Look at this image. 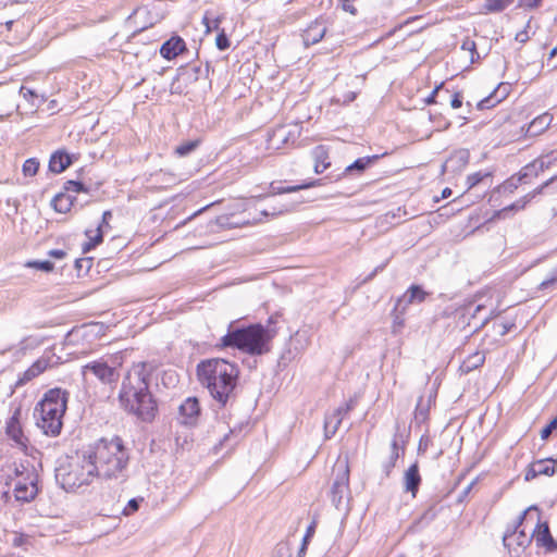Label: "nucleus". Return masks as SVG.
I'll return each mask as SVG.
<instances>
[{"label": "nucleus", "mask_w": 557, "mask_h": 557, "mask_svg": "<svg viewBox=\"0 0 557 557\" xmlns=\"http://www.w3.org/2000/svg\"><path fill=\"white\" fill-rule=\"evenodd\" d=\"M87 450V458L92 461L95 475L110 487L122 485L128 479L129 454L121 437L101 438Z\"/></svg>", "instance_id": "1"}, {"label": "nucleus", "mask_w": 557, "mask_h": 557, "mask_svg": "<svg viewBox=\"0 0 557 557\" xmlns=\"http://www.w3.org/2000/svg\"><path fill=\"white\" fill-rule=\"evenodd\" d=\"M240 370L223 358L201 360L196 367L198 382L220 407L235 401Z\"/></svg>", "instance_id": "2"}, {"label": "nucleus", "mask_w": 557, "mask_h": 557, "mask_svg": "<svg viewBox=\"0 0 557 557\" xmlns=\"http://www.w3.org/2000/svg\"><path fill=\"white\" fill-rule=\"evenodd\" d=\"M135 369L124 380L119 399L126 411L144 422H151L158 412V405L149 391L150 375L146 372L145 363Z\"/></svg>", "instance_id": "3"}, {"label": "nucleus", "mask_w": 557, "mask_h": 557, "mask_svg": "<svg viewBox=\"0 0 557 557\" xmlns=\"http://www.w3.org/2000/svg\"><path fill=\"white\" fill-rule=\"evenodd\" d=\"M275 327L253 323L246 326H235L230 323L227 333L221 337L219 346L236 348L250 356H262L271 350V342L276 336Z\"/></svg>", "instance_id": "4"}, {"label": "nucleus", "mask_w": 557, "mask_h": 557, "mask_svg": "<svg viewBox=\"0 0 557 557\" xmlns=\"http://www.w3.org/2000/svg\"><path fill=\"white\" fill-rule=\"evenodd\" d=\"M69 393L55 387L47 391L36 405L34 416L45 434L57 436L62 430V419L67 408Z\"/></svg>", "instance_id": "5"}, {"label": "nucleus", "mask_w": 557, "mask_h": 557, "mask_svg": "<svg viewBox=\"0 0 557 557\" xmlns=\"http://www.w3.org/2000/svg\"><path fill=\"white\" fill-rule=\"evenodd\" d=\"M92 461L87 458V450H84L76 459L61 463L55 469V481L66 492H76L87 486L96 478Z\"/></svg>", "instance_id": "6"}, {"label": "nucleus", "mask_w": 557, "mask_h": 557, "mask_svg": "<svg viewBox=\"0 0 557 557\" xmlns=\"http://www.w3.org/2000/svg\"><path fill=\"white\" fill-rule=\"evenodd\" d=\"M82 374L85 382H88L89 375H92L103 385L115 384L120 377L116 368L109 366L103 359L94 360L83 366Z\"/></svg>", "instance_id": "7"}, {"label": "nucleus", "mask_w": 557, "mask_h": 557, "mask_svg": "<svg viewBox=\"0 0 557 557\" xmlns=\"http://www.w3.org/2000/svg\"><path fill=\"white\" fill-rule=\"evenodd\" d=\"M533 510L539 512L536 506L529 507L519 517L518 523L513 527V529L510 532L505 533V535L503 536V542L506 547L511 549V547L517 546V548L524 549L530 545L532 536H529L523 530L518 529L525 519V517L530 515Z\"/></svg>", "instance_id": "8"}, {"label": "nucleus", "mask_w": 557, "mask_h": 557, "mask_svg": "<svg viewBox=\"0 0 557 557\" xmlns=\"http://www.w3.org/2000/svg\"><path fill=\"white\" fill-rule=\"evenodd\" d=\"M349 487V468L348 465H342L336 468V478L331 487L332 503L339 508L345 494Z\"/></svg>", "instance_id": "9"}, {"label": "nucleus", "mask_w": 557, "mask_h": 557, "mask_svg": "<svg viewBox=\"0 0 557 557\" xmlns=\"http://www.w3.org/2000/svg\"><path fill=\"white\" fill-rule=\"evenodd\" d=\"M201 407L197 397H187L178 407L177 420L181 424L194 426L198 423Z\"/></svg>", "instance_id": "10"}, {"label": "nucleus", "mask_w": 557, "mask_h": 557, "mask_svg": "<svg viewBox=\"0 0 557 557\" xmlns=\"http://www.w3.org/2000/svg\"><path fill=\"white\" fill-rule=\"evenodd\" d=\"M297 136L294 131L288 129L286 126L281 125L273 129L267 139V149L280 150L289 141L294 143Z\"/></svg>", "instance_id": "11"}, {"label": "nucleus", "mask_w": 557, "mask_h": 557, "mask_svg": "<svg viewBox=\"0 0 557 557\" xmlns=\"http://www.w3.org/2000/svg\"><path fill=\"white\" fill-rule=\"evenodd\" d=\"M21 413H22V407L18 405L14 408L11 417L7 421L5 424V434L14 441L17 445L26 446L25 442L26 438L24 436L22 426H21Z\"/></svg>", "instance_id": "12"}, {"label": "nucleus", "mask_w": 557, "mask_h": 557, "mask_svg": "<svg viewBox=\"0 0 557 557\" xmlns=\"http://www.w3.org/2000/svg\"><path fill=\"white\" fill-rule=\"evenodd\" d=\"M248 221L236 216L234 213L222 214L211 220L208 224L210 232H216L218 228L230 230L245 225Z\"/></svg>", "instance_id": "13"}, {"label": "nucleus", "mask_w": 557, "mask_h": 557, "mask_svg": "<svg viewBox=\"0 0 557 557\" xmlns=\"http://www.w3.org/2000/svg\"><path fill=\"white\" fill-rule=\"evenodd\" d=\"M509 94V85L500 83L495 90L487 97L480 100L476 104L479 110H485L495 107L504 100Z\"/></svg>", "instance_id": "14"}, {"label": "nucleus", "mask_w": 557, "mask_h": 557, "mask_svg": "<svg viewBox=\"0 0 557 557\" xmlns=\"http://www.w3.org/2000/svg\"><path fill=\"white\" fill-rule=\"evenodd\" d=\"M186 49V44L180 36H174L163 42L160 48V54L166 59L172 60L181 54Z\"/></svg>", "instance_id": "15"}, {"label": "nucleus", "mask_w": 557, "mask_h": 557, "mask_svg": "<svg viewBox=\"0 0 557 557\" xmlns=\"http://www.w3.org/2000/svg\"><path fill=\"white\" fill-rule=\"evenodd\" d=\"M430 295L429 292H425L422 286L412 284L406 293L398 299V306L404 304V309L413 304H422L425 301L426 297Z\"/></svg>", "instance_id": "16"}, {"label": "nucleus", "mask_w": 557, "mask_h": 557, "mask_svg": "<svg viewBox=\"0 0 557 557\" xmlns=\"http://www.w3.org/2000/svg\"><path fill=\"white\" fill-rule=\"evenodd\" d=\"M421 475L419 472L418 462L412 463L404 474V486L405 491L412 494L414 497L418 493L419 486L421 484Z\"/></svg>", "instance_id": "17"}, {"label": "nucleus", "mask_w": 557, "mask_h": 557, "mask_svg": "<svg viewBox=\"0 0 557 557\" xmlns=\"http://www.w3.org/2000/svg\"><path fill=\"white\" fill-rule=\"evenodd\" d=\"M326 27L318 20L312 22L302 34L304 44L308 47L315 45L325 36Z\"/></svg>", "instance_id": "18"}, {"label": "nucleus", "mask_w": 557, "mask_h": 557, "mask_svg": "<svg viewBox=\"0 0 557 557\" xmlns=\"http://www.w3.org/2000/svg\"><path fill=\"white\" fill-rule=\"evenodd\" d=\"M37 493L38 488L34 481L29 483L17 482L14 487V496L17 502L28 503L36 497Z\"/></svg>", "instance_id": "19"}, {"label": "nucleus", "mask_w": 557, "mask_h": 557, "mask_svg": "<svg viewBox=\"0 0 557 557\" xmlns=\"http://www.w3.org/2000/svg\"><path fill=\"white\" fill-rule=\"evenodd\" d=\"M72 164V158L63 150L53 152L49 160V170L52 173H62Z\"/></svg>", "instance_id": "20"}, {"label": "nucleus", "mask_w": 557, "mask_h": 557, "mask_svg": "<svg viewBox=\"0 0 557 557\" xmlns=\"http://www.w3.org/2000/svg\"><path fill=\"white\" fill-rule=\"evenodd\" d=\"M553 121L549 113H543L532 120L527 128V136L534 137L546 131Z\"/></svg>", "instance_id": "21"}, {"label": "nucleus", "mask_w": 557, "mask_h": 557, "mask_svg": "<svg viewBox=\"0 0 557 557\" xmlns=\"http://www.w3.org/2000/svg\"><path fill=\"white\" fill-rule=\"evenodd\" d=\"M380 159L379 154L367 156L362 158H358L351 164L347 165L344 174H352L356 173L358 175L362 174L368 168L374 164Z\"/></svg>", "instance_id": "22"}, {"label": "nucleus", "mask_w": 557, "mask_h": 557, "mask_svg": "<svg viewBox=\"0 0 557 557\" xmlns=\"http://www.w3.org/2000/svg\"><path fill=\"white\" fill-rule=\"evenodd\" d=\"M539 531L535 535L537 545L546 547L548 552L557 549V542L553 539L547 522L537 523Z\"/></svg>", "instance_id": "23"}, {"label": "nucleus", "mask_w": 557, "mask_h": 557, "mask_svg": "<svg viewBox=\"0 0 557 557\" xmlns=\"http://www.w3.org/2000/svg\"><path fill=\"white\" fill-rule=\"evenodd\" d=\"M49 366L48 359H38L36 362H34L22 375V377L18 379L16 382V385H23L26 382L33 380L34 377L41 374Z\"/></svg>", "instance_id": "24"}, {"label": "nucleus", "mask_w": 557, "mask_h": 557, "mask_svg": "<svg viewBox=\"0 0 557 557\" xmlns=\"http://www.w3.org/2000/svg\"><path fill=\"white\" fill-rule=\"evenodd\" d=\"M485 361V354L484 351H475L471 355H469L460 364L459 371L462 374H468L469 372L480 368L483 366Z\"/></svg>", "instance_id": "25"}, {"label": "nucleus", "mask_w": 557, "mask_h": 557, "mask_svg": "<svg viewBox=\"0 0 557 557\" xmlns=\"http://www.w3.org/2000/svg\"><path fill=\"white\" fill-rule=\"evenodd\" d=\"M312 157L314 159V172L322 173L330 168L329 152L324 146H317L312 149Z\"/></svg>", "instance_id": "26"}, {"label": "nucleus", "mask_w": 557, "mask_h": 557, "mask_svg": "<svg viewBox=\"0 0 557 557\" xmlns=\"http://www.w3.org/2000/svg\"><path fill=\"white\" fill-rule=\"evenodd\" d=\"M74 199L69 193L61 191L52 198L51 206L57 212L66 213L71 210Z\"/></svg>", "instance_id": "27"}, {"label": "nucleus", "mask_w": 557, "mask_h": 557, "mask_svg": "<svg viewBox=\"0 0 557 557\" xmlns=\"http://www.w3.org/2000/svg\"><path fill=\"white\" fill-rule=\"evenodd\" d=\"M319 184H320V181H311L308 183H302L299 185H289V186H284L282 183H277V184L272 183L271 190L274 195H281V194H285V193H295L300 189H307V188L313 187Z\"/></svg>", "instance_id": "28"}, {"label": "nucleus", "mask_w": 557, "mask_h": 557, "mask_svg": "<svg viewBox=\"0 0 557 557\" xmlns=\"http://www.w3.org/2000/svg\"><path fill=\"white\" fill-rule=\"evenodd\" d=\"M342 409H336L332 414L324 419L325 437L331 438L342 423Z\"/></svg>", "instance_id": "29"}, {"label": "nucleus", "mask_w": 557, "mask_h": 557, "mask_svg": "<svg viewBox=\"0 0 557 557\" xmlns=\"http://www.w3.org/2000/svg\"><path fill=\"white\" fill-rule=\"evenodd\" d=\"M557 288V264L552 268L545 278L537 285L539 292H553Z\"/></svg>", "instance_id": "30"}, {"label": "nucleus", "mask_w": 557, "mask_h": 557, "mask_svg": "<svg viewBox=\"0 0 557 557\" xmlns=\"http://www.w3.org/2000/svg\"><path fill=\"white\" fill-rule=\"evenodd\" d=\"M536 468L539 475H548L552 476L555 472V466L557 465V460L554 458L541 459L533 462Z\"/></svg>", "instance_id": "31"}, {"label": "nucleus", "mask_w": 557, "mask_h": 557, "mask_svg": "<svg viewBox=\"0 0 557 557\" xmlns=\"http://www.w3.org/2000/svg\"><path fill=\"white\" fill-rule=\"evenodd\" d=\"M542 171L537 169V159L527 164L517 174V183H528L527 178L531 176H537Z\"/></svg>", "instance_id": "32"}, {"label": "nucleus", "mask_w": 557, "mask_h": 557, "mask_svg": "<svg viewBox=\"0 0 557 557\" xmlns=\"http://www.w3.org/2000/svg\"><path fill=\"white\" fill-rule=\"evenodd\" d=\"M432 397L430 396L424 404L423 398L420 397L414 410V419L418 423H423L429 417V409L431 406Z\"/></svg>", "instance_id": "33"}, {"label": "nucleus", "mask_w": 557, "mask_h": 557, "mask_svg": "<svg viewBox=\"0 0 557 557\" xmlns=\"http://www.w3.org/2000/svg\"><path fill=\"white\" fill-rule=\"evenodd\" d=\"M557 163V149L537 158V169L542 172Z\"/></svg>", "instance_id": "34"}, {"label": "nucleus", "mask_w": 557, "mask_h": 557, "mask_svg": "<svg viewBox=\"0 0 557 557\" xmlns=\"http://www.w3.org/2000/svg\"><path fill=\"white\" fill-rule=\"evenodd\" d=\"M513 0H485L484 9L487 12H500L507 9Z\"/></svg>", "instance_id": "35"}, {"label": "nucleus", "mask_w": 557, "mask_h": 557, "mask_svg": "<svg viewBox=\"0 0 557 557\" xmlns=\"http://www.w3.org/2000/svg\"><path fill=\"white\" fill-rule=\"evenodd\" d=\"M528 202H529V200H527L525 196H523L522 198L518 199L517 201H515L510 206L505 207L502 210L496 211L495 216L502 218V216H505L508 211H519V210H522V209H524V207L527 206Z\"/></svg>", "instance_id": "36"}, {"label": "nucleus", "mask_w": 557, "mask_h": 557, "mask_svg": "<svg viewBox=\"0 0 557 557\" xmlns=\"http://www.w3.org/2000/svg\"><path fill=\"white\" fill-rule=\"evenodd\" d=\"M86 235L89 237L90 240L88 243L84 244V246H83V251L84 252H87V251L91 250L92 248H95L97 245H99L102 242V238H103V235H102V224H100L98 226L97 234L95 235V237L90 236V232L89 231L86 232Z\"/></svg>", "instance_id": "37"}, {"label": "nucleus", "mask_w": 557, "mask_h": 557, "mask_svg": "<svg viewBox=\"0 0 557 557\" xmlns=\"http://www.w3.org/2000/svg\"><path fill=\"white\" fill-rule=\"evenodd\" d=\"M39 170V161L36 158H29L23 163V174L25 176H34Z\"/></svg>", "instance_id": "38"}, {"label": "nucleus", "mask_w": 557, "mask_h": 557, "mask_svg": "<svg viewBox=\"0 0 557 557\" xmlns=\"http://www.w3.org/2000/svg\"><path fill=\"white\" fill-rule=\"evenodd\" d=\"M63 190L66 193H87L88 188L79 181L69 180L64 183Z\"/></svg>", "instance_id": "39"}, {"label": "nucleus", "mask_w": 557, "mask_h": 557, "mask_svg": "<svg viewBox=\"0 0 557 557\" xmlns=\"http://www.w3.org/2000/svg\"><path fill=\"white\" fill-rule=\"evenodd\" d=\"M461 49L465 50V51H469L470 52V61H471V63H474L475 60L480 58V54L476 51V45H475L474 40H472L470 38H466L462 41Z\"/></svg>", "instance_id": "40"}, {"label": "nucleus", "mask_w": 557, "mask_h": 557, "mask_svg": "<svg viewBox=\"0 0 557 557\" xmlns=\"http://www.w3.org/2000/svg\"><path fill=\"white\" fill-rule=\"evenodd\" d=\"M197 146H198V141H196V140H189V141L183 143L182 145H180L175 148V153L178 154L180 157H186L190 152H193L197 148Z\"/></svg>", "instance_id": "41"}, {"label": "nucleus", "mask_w": 557, "mask_h": 557, "mask_svg": "<svg viewBox=\"0 0 557 557\" xmlns=\"http://www.w3.org/2000/svg\"><path fill=\"white\" fill-rule=\"evenodd\" d=\"M555 182H557V175L550 177L549 180L544 182L541 186L536 187L535 189H533L532 191L527 194L525 195L527 200L531 201L534 197H536L537 195L542 194L545 188L549 187Z\"/></svg>", "instance_id": "42"}, {"label": "nucleus", "mask_w": 557, "mask_h": 557, "mask_svg": "<svg viewBox=\"0 0 557 557\" xmlns=\"http://www.w3.org/2000/svg\"><path fill=\"white\" fill-rule=\"evenodd\" d=\"M25 265L28 268H35V269L44 271V272H51L53 270V263L49 260L28 261Z\"/></svg>", "instance_id": "43"}, {"label": "nucleus", "mask_w": 557, "mask_h": 557, "mask_svg": "<svg viewBox=\"0 0 557 557\" xmlns=\"http://www.w3.org/2000/svg\"><path fill=\"white\" fill-rule=\"evenodd\" d=\"M491 176L488 172H475L467 177L468 188H472L481 183L484 178Z\"/></svg>", "instance_id": "44"}, {"label": "nucleus", "mask_w": 557, "mask_h": 557, "mask_svg": "<svg viewBox=\"0 0 557 557\" xmlns=\"http://www.w3.org/2000/svg\"><path fill=\"white\" fill-rule=\"evenodd\" d=\"M399 458V455H397L396 453L394 455H389L388 459L385 460L383 463H382V471L384 473V478H388L392 470L395 468L396 466V461L397 459Z\"/></svg>", "instance_id": "45"}, {"label": "nucleus", "mask_w": 557, "mask_h": 557, "mask_svg": "<svg viewBox=\"0 0 557 557\" xmlns=\"http://www.w3.org/2000/svg\"><path fill=\"white\" fill-rule=\"evenodd\" d=\"M143 498H132L128 500L127 505L123 509L124 516H129L134 512H136L139 509V505Z\"/></svg>", "instance_id": "46"}, {"label": "nucleus", "mask_w": 557, "mask_h": 557, "mask_svg": "<svg viewBox=\"0 0 557 557\" xmlns=\"http://www.w3.org/2000/svg\"><path fill=\"white\" fill-rule=\"evenodd\" d=\"M215 45L221 51L226 50L230 47V39L224 30H221V33L218 34Z\"/></svg>", "instance_id": "47"}, {"label": "nucleus", "mask_w": 557, "mask_h": 557, "mask_svg": "<svg viewBox=\"0 0 557 557\" xmlns=\"http://www.w3.org/2000/svg\"><path fill=\"white\" fill-rule=\"evenodd\" d=\"M398 432H399V424L397 423L396 424V433H395V436L392 441V444H391V454L389 455H394L395 453L397 455L400 456L399 451L401 450L404 453V445H400L399 444V440H398Z\"/></svg>", "instance_id": "48"}, {"label": "nucleus", "mask_w": 557, "mask_h": 557, "mask_svg": "<svg viewBox=\"0 0 557 557\" xmlns=\"http://www.w3.org/2000/svg\"><path fill=\"white\" fill-rule=\"evenodd\" d=\"M555 430H557V417L554 418L545 428L542 429L541 438L544 441L547 440Z\"/></svg>", "instance_id": "49"}, {"label": "nucleus", "mask_w": 557, "mask_h": 557, "mask_svg": "<svg viewBox=\"0 0 557 557\" xmlns=\"http://www.w3.org/2000/svg\"><path fill=\"white\" fill-rule=\"evenodd\" d=\"M200 72H201L200 66L193 65V66L187 67L184 71L183 75H187L189 79L197 81Z\"/></svg>", "instance_id": "50"}, {"label": "nucleus", "mask_w": 557, "mask_h": 557, "mask_svg": "<svg viewBox=\"0 0 557 557\" xmlns=\"http://www.w3.org/2000/svg\"><path fill=\"white\" fill-rule=\"evenodd\" d=\"M437 515V510H436V507L433 505V506H430L424 512L423 515L421 516V520L423 521H426V522H430L432 521Z\"/></svg>", "instance_id": "51"}, {"label": "nucleus", "mask_w": 557, "mask_h": 557, "mask_svg": "<svg viewBox=\"0 0 557 557\" xmlns=\"http://www.w3.org/2000/svg\"><path fill=\"white\" fill-rule=\"evenodd\" d=\"M443 86L444 84L441 83L438 86H436L433 91L429 95L428 98H425V103L426 104H434L436 103V96L438 95V92L443 89Z\"/></svg>", "instance_id": "52"}, {"label": "nucleus", "mask_w": 557, "mask_h": 557, "mask_svg": "<svg viewBox=\"0 0 557 557\" xmlns=\"http://www.w3.org/2000/svg\"><path fill=\"white\" fill-rule=\"evenodd\" d=\"M203 24L207 28V32H211V29H216L219 28V24H220V20L219 18H214V20H209V17L207 15L203 16Z\"/></svg>", "instance_id": "53"}, {"label": "nucleus", "mask_w": 557, "mask_h": 557, "mask_svg": "<svg viewBox=\"0 0 557 557\" xmlns=\"http://www.w3.org/2000/svg\"><path fill=\"white\" fill-rule=\"evenodd\" d=\"M542 0H519V5L528 9L537 8Z\"/></svg>", "instance_id": "54"}, {"label": "nucleus", "mask_w": 557, "mask_h": 557, "mask_svg": "<svg viewBox=\"0 0 557 557\" xmlns=\"http://www.w3.org/2000/svg\"><path fill=\"white\" fill-rule=\"evenodd\" d=\"M450 106L454 109H458L462 106V95L460 92H455L451 100Z\"/></svg>", "instance_id": "55"}, {"label": "nucleus", "mask_w": 557, "mask_h": 557, "mask_svg": "<svg viewBox=\"0 0 557 557\" xmlns=\"http://www.w3.org/2000/svg\"><path fill=\"white\" fill-rule=\"evenodd\" d=\"M520 183H517V175L511 176L509 180L506 181L505 187L506 189L512 191L513 189H517Z\"/></svg>", "instance_id": "56"}, {"label": "nucleus", "mask_w": 557, "mask_h": 557, "mask_svg": "<svg viewBox=\"0 0 557 557\" xmlns=\"http://www.w3.org/2000/svg\"><path fill=\"white\" fill-rule=\"evenodd\" d=\"M539 474H537V471H536V468L534 467V465L532 463L530 466V468L528 469L527 473H525V481H530L534 478H536Z\"/></svg>", "instance_id": "57"}, {"label": "nucleus", "mask_w": 557, "mask_h": 557, "mask_svg": "<svg viewBox=\"0 0 557 557\" xmlns=\"http://www.w3.org/2000/svg\"><path fill=\"white\" fill-rule=\"evenodd\" d=\"M48 255L55 259H63L66 256V252L62 249H52Z\"/></svg>", "instance_id": "58"}, {"label": "nucleus", "mask_w": 557, "mask_h": 557, "mask_svg": "<svg viewBox=\"0 0 557 557\" xmlns=\"http://www.w3.org/2000/svg\"><path fill=\"white\" fill-rule=\"evenodd\" d=\"M20 92L23 95L24 98L28 99V98H33V97H36V94L34 90L25 87V86H22L21 89H20Z\"/></svg>", "instance_id": "59"}, {"label": "nucleus", "mask_w": 557, "mask_h": 557, "mask_svg": "<svg viewBox=\"0 0 557 557\" xmlns=\"http://www.w3.org/2000/svg\"><path fill=\"white\" fill-rule=\"evenodd\" d=\"M343 10L346 11V12H349L350 14L352 15H356L357 14V9L356 7H354L352 4H350L349 2H345L343 1V5H342Z\"/></svg>", "instance_id": "60"}, {"label": "nucleus", "mask_w": 557, "mask_h": 557, "mask_svg": "<svg viewBox=\"0 0 557 557\" xmlns=\"http://www.w3.org/2000/svg\"><path fill=\"white\" fill-rule=\"evenodd\" d=\"M428 442H429V440L424 438L423 436L420 438L419 445H418L419 453H424L428 449Z\"/></svg>", "instance_id": "61"}, {"label": "nucleus", "mask_w": 557, "mask_h": 557, "mask_svg": "<svg viewBox=\"0 0 557 557\" xmlns=\"http://www.w3.org/2000/svg\"><path fill=\"white\" fill-rule=\"evenodd\" d=\"M499 326H500L499 334L504 336L510 331V329L513 326V324L512 323L511 324L502 323Z\"/></svg>", "instance_id": "62"}, {"label": "nucleus", "mask_w": 557, "mask_h": 557, "mask_svg": "<svg viewBox=\"0 0 557 557\" xmlns=\"http://www.w3.org/2000/svg\"><path fill=\"white\" fill-rule=\"evenodd\" d=\"M313 532H314V524H311V525L308 527L306 535L304 536L302 541L304 542H308L309 539L312 536Z\"/></svg>", "instance_id": "63"}, {"label": "nucleus", "mask_w": 557, "mask_h": 557, "mask_svg": "<svg viewBox=\"0 0 557 557\" xmlns=\"http://www.w3.org/2000/svg\"><path fill=\"white\" fill-rule=\"evenodd\" d=\"M516 40L520 42H525L528 40V33L527 32H520L516 35Z\"/></svg>", "instance_id": "64"}]
</instances>
